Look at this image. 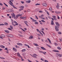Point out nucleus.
Masks as SVG:
<instances>
[{
  "instance_id": "30",
  "label": "nucleus",
  "mask_w": 62,
  "mask_h": 62,
  "mask_svg": "<svg viewBox=\"0 0 62 62\" xmlns=\"http://www.w3.org/2000/svg\"><path fill=\"white\" fill-rule=\"evenodd\" d=\"M1 37H3V38H4V37H5V35L2 34L1 35Z\"/></svg>"
},
{
  "instance_id": "50",
  "label": "nucleus",
  "mask_w": 62,
  "mask_h": 62,
  "mask_svg": "<svg viewBox=\"0 0 62 62\" xmlns=\"http://www.w3.org/2000/svg\"><path fill=\"white\" fill-rule=\"evenodd\" d=\"M25 50V49H23V52H25V50Z\"/></svg>"
},
{
  "instance_id": "25",
  "label": "nucleus",
  "mask_w": 62,
  "mask_h": 62,
  "mask_svg": "<svg viewBox=\"0 0 62 62\" xmlns=\"http://www.w3.org/2000/svg\"><path fill=\"white\" fill-rule=\"evenodd\" d=\"M57 49H58V50H61V48H60L59 47H57Z\"/></svg>"
},
{
  "instance_id": "11",
  "label": "nucleus",
  "mask_w": 62,
  "mask_h": 62,
  "mask_svg": "<svg viewBox=\"0 0 62 62\" xmlns=\"http://www.w3.org/2000/svg\"><path fill=\"white\" fill-rule=\"evenodd\" d=\"M41 49H42V50H46V49L44 48V47H41Z\"/></svg>"
},
{
  "instance_id": "63",
  "label": "nucleus",
  "mask_w": 62,
  "mask_h": 62,
  "mask_svg": "<svg viewBox=\"0 0 62 62\" xmlns=\"http://www.w3.org/2000/svg\"><path fill=\"white\" fill-rule=\"evenodd\" d=\"M0 6H3V4L0 2Z\"/></svg>"
},
{
  "instance_id": "17",
  "label": "nucleus",
  "mask_w": 62,
  "mask_h": 62,
  "mask_svg": "<svg viewBox=\"0 0 62 62\" xmlns=\"http://www.w3.org/2000/svg\"><path fill=\"white\" fill-rule=\"evenodd\" d=\"M13 50H14L15 51V52L17 51V49H16L14 47H13Z\"/></svg>"
},
{
  "instance_id": "5",
  "label": "nucleus",
  "mask_w": 62,
  "mask_h": 62,
  "mask_svg": "<svg viewBox=\"0 0 62 62\" xmlns=\"http://www.w3.org/2000/svg\"><path fill=\"white\" fill-rule=\"evenodd\" d=\"M56 54L57 55H58L59 57H62V55L60 54L57 53H56Z\"/></svg>"
},
{
  "instance_id": "53",
  "label": "nucleus",
  "mask_w": 62,
  "mask_h": 62,
  "mask_svg": "<svg viewBox=\"0 0 62 62\" xmlns=\"http://www.w3.org/2000/svg\"><path fill=\"white\" fill-rule=\"evenodd\" d=\"M15 46L16 47V48H18H18L19 47H18V46H17V45H16Z\"/></svg>"
},
{
  "instance_id": "15",
  "label": "nucleus",
  "mask_w": 62,
  "mask_h": 62,
  "mask_svg": "<svg viewBox=\"0 0 62 62\" xmlns=\"http://www.w3.org/2000/svg\"><path fill=\"white\" fill-rule=\"evenodd\" d=\"M20 8H21V9H23V8H24V6H21L20 7Z\"/></svg>"
},
{
  "instance_id": "64",
  "label": "nucleus",
  "mask_w": 62,
  "mask_h": 62,
  "mask_svg": "<svg viewBox=\"0 0 62 62\" xmlns=\"http://www.w3.org/2000/svg\"><path fill=\"white\" fill-rule=\"evenodd\" d=\"M45 42H48V41L47 40H46L45 41Z\"/></svg>"
},
{
  "instance_id": "36",
  "label": "nucleus",
  "mask_w": 62,
  "mask_h": 62,
  "mask_svg": "<svg viewBox=\"0 0 62 62\" xmlns=\"http://www.w3.org/2000/svg\"><path fill=\"white\" fill-rule=\"evenodd\" d=\"M54 52H59V51H58V50H54Z\"/></svg>"
},
{
  "instance_id": "43",
  "label": "nucleus",
  "mask_w": 62,
  "mask_h": 62,
  "mask_svg": "<svg viewBox=\"0 0 62 62\" xmlns=\"http://www.w3.org/2000/svg\"><path fill=\"white\" fill-rule=\"evenodd\" d=\"M13 17L14 18H15V15H14L13 16Z\"/></svg>"
},
{
  "instance_id": "34",
  "label": "nucleus",
  "mask_w": 62,
  "mask_h": 62,
  "mask_svg": "<svg viewBox=\"0 0 62 62\" xmlns=\"http://www.w3.org/2000/svg\"><path fill=\"white\" fill-rule=\"evenodd\" d=\"M8 30H11V31H12V30H11V29H10V28H8Z\"/></svg>"
},
{
  "instance_id": "27",
  "label": "nucleus",
  "mask_w": 62,
  "mask_h": 62,
  "mask_svg": "<svg viewBox=\"0 0 62 62\" xmlns=\"http://www.w3.org/2000/svg\"><path fill=\"white\" fill-rule=\"evenodd\" d=\"M0 58H1V59H5V58L1 57H0Z\"/></svg>"
},
{
  "instance_id": "10",
  "label": "nucleus",
  "mask_w": 62,
  "mask_h": 62,
  "mask_svg": "<svg viewBox=\"0 0 62 62\" xmlns=\"http://www.w3.org/2000/svg\"><path fill=\"white\" fill-rule=\"evenodd\" d=\"M8 37H11L12 38H13V35L11 34H9L8 36Z\"/></svg>"
},
{
  "instance_id": "48",
  "label": "nucleus",
  "mask_w": 62,
  "mask_h": 62,
  "mask_svg": "<svg viewBox=\"0 0 62 62\" xmlns=\"http://www.w3.org/2000/svg\"><path fill=\"white\" fill-rule=\"evenodd\" d=\"M13 22H14V23H16V24L17 23L16 22V21H14Z\"/></svg>"
},
{
  "instance_id": "13",
  "label": "nucleus",
  "mask_w": 62,
  "mask_h": 62,
  "mask_svg": "<svg viewBox=\"0 0 62 62\" xmlns=\"http://www.w3.org/2000/svg\"><path fill=\"white\" fill-rule=\"evenodd\" d=\"M5 32H6V33H9V31L8 30H5Z\"/></svg>"
},
{
  "instance_id": "49",
  "label": "nucleus",
  "mask_w": 62,
  "mask_h": 62,
  "mask_svg": "<svg viewBox=\"0 0 62 62\" xmlns=\"http://www.w3.org/2000/svg\"><path fill=\"white\" fill-rule=\"evenodd\" d=\"M0 25H4V24L3 23L0 24Z\"/></svg>"
},
{
  "instance_id": "19",
  "label": "nucleus",
  "mask_w": 62,
  "mask_h": 62,
  "mask_svg": "<svg viewBox=\"0 0 62 62\" xmlns=\"http://www.w3.org/2000/svg\"><path fill=\"white\" fill-rule=\"evenodd\" d=\"M9 4L11 5V6H13V3H12H12H11L10 2H9Z\"/></svg>"
},
{
  "instance_id": "8",
  "label": "nucleus",
  "mask_w": 62,
  "mask_h": 62,
  "mask_svg": "<svg viewBox=\"0 0 62 62\" xmlns=\"http://www.w3.org/2000/svg\"><path fill=\"white\" fill-rule=\"evenodd\" d=\"M0 47L2 48H5V46H4L3 45H1L0 46Z\"/></svg>"
},
{
  "instance_id": "3",
  "label": "nucleus",
  "mask_w": 62,
  "mask_h": 62,
  "mask_svg": "<svg viewBox=\"0 0 62 62\" xmlns=\"http://www.w3.org/2000/svg\"><path fill=\"white\" fill-rule=\"evenodd\" d=\"M17 55L18 56H19V57H21V59L22 61H24V60L23 59V58H22V57L21 56V55H20V54H19V53H17Z\"/></svg>"
},
{
  "instance_id": "39",
  "label": "nucleus",
  "mask_w": 62,
  "mask_h": 62,
  "mask_svg": "<svg viewBox=\"0 0 62 62\" xmlns=\"http://www.w3.org/2000/svg\"><path fill=\"white\" fill-rule=\"evenodd\" d=\"M40 4H39L38 3H37L35 4V6H38V5H39Z\"/></svg>"
},
{
  "instance_id": "55",
  "label": "nucleus",
  "mask_w": 62,
  "mask_h": 62,
  "mask_svg": "<svg viewBox=\"0 0 62 62\" xmlns=\"http://www.w3.org/2000/svg\"><path fill=\"white\" fill-rule=\"evenodd\" d=\"M36 30L37 32H39V30L38 29H36Z\"/></svg>"
},
{
  "instance_id": "40",
  "label": "nucleus",
  "mask_w": 62,
  "mask_h": 62,
  "mask_svg": "<svg viewBox=\"0 0 62 62\" xmlns=\"http://www.w3.org/2000/svg\"><path fill=\"white\" fill-rule=\"evenodd\" d=\"M41 32L43 33V34H44V35H45V33L43 31H41Z\"/></svg>"
},
{
  "instance_id": "12",
  "label": "nucleus",
  "mask_w": 62,
  "mask_h": 62,
  "mask_svg": "<svg viewBox=\"0 0 62 62\" xmlns=\"http://www.w3.org/2000/svg\"><path fill=\"white\" fill-rule=\"evenodd\" d=\"M29 39H32L33 38V37L32 36H31L30 37H29Z\"/></svg>"
},
{
  "instance_id": "33",
  "label": "nucleus",
  "mask_w": 62,
  "mask_h": 62,
  "mask_svg": "<svg viewBox=\"0 0 62 62\" xmlns=\"http://www.w3.org/2000/svg\"><path fill=\"white\" fill-rule=\"evenodd\" d=\"M33 57H34V58H37V57L35 55H33Z\"/></svg>"
},
{
  "instance_id": "26",
  "label": "nucleus",
  "mask_w": 62,
  "mask_h": 62,
  "mask_svg": "<svg viewBox=\"0 0 62 62\" xmlns=\"http://www.w3.org/2000/svg\"><path fill=\"white\" fill-rule=\"evenodd\" d=\"M46 44V45L47 46H48V47H50V48H51V46H50L48 45V44Z\"/></svg>"
},
{
  "instance_id": "35",
  "label": "nucleus",
  "mask_w": 62,
  "mask_h": 62,
  "mask_svg": "<svg viewBox=\"0 0 62 62\" xmlns=\"http://www.w3.org/2000/svg\"><path fill=\"white\" fill-rule=\"evenodd\" d=\"M35 24H38V22H35Z\"/></svg>"
},
{
  "instance_id": "4",
  "label": "nucleus",
  "mask_w": 62,
  "mask_h": 62,
  "mask_svg": "<svg viewBox=\"0 0 62 62\" xmlns=\"http://www.w3.org/2000/svg\"><path fill=\"white\" fill-rule=\"evenodd\" d=\"M12 24L13 25H14V26H15V25H18V23H17L14 24V22H12Z\"/></svg>"
},
{
  "instance_id": "28",
  "label": "nucleus",
  "mask_w": 62,
  "mask_h": 62,
  "mask_svg": "<svg viewBox=\"0 0 62 62\" xmlns=\"http://www.w3.org/2000/svg\"><path fill=\"white\" fill-rule=\"evenodd\" d=\"M4 49L5 50H7V51H8V48H5Z\"/></svg>"
},
{
  "instance_id": "52",
  "label": "nucleus",
  "mask_w": 62,
  "mask_h": 62,
  "mask_svg": "<svg viewBox=\"0 0 62 62\" xmlns=\"http://www.w3.org/2000/svg\"><path fill=\"white\" fill-rule=\"evenodd\" d=\"M47 14H48V15H49V12H48V11H47L46 12Z\"/></svg>"
},
{
  "instance_id": "16",
  "label": "nucleus",
  "mask_w": 62,
  "mask_h": 62,
  "mask_svg": "<svg viewBox=\"0 0 62 62\" xmlns=\"http://www.w3.org/2000/svg\"><path fill=\"white\" fill-rule=\"evenodd\" d=\"M56 7L57 8V9H59V5H58L57 6H56Z\"/></svg>"
},
{
  "instance_id": "54",
  "label": "nucleus",
  "mask_w": 62,
  "mask_h": 62,
  "mask_svg": "<svg viewBox=\"0 0 62 62\" xmlns=\"http://www.w3.org/2000/svg\"><path fill=\"white\" fill-rule=\"evenodd\" d=\"M33 22H37V21L34 19V20H33Z\"/></svg>"
},
{
  "instance_id": "24",
  "label": "nucleus",
  "mask_w": 62,
  "mask_h": 62,
  "mask_svg": "<svg viewBox=\"0 0 62 62\" xmlns=\"http://www.w3.org/2000/svg\"><path fill=\"white\" fill-rule=\"evenodd\" d=\"M12 6H13V8H16V9H17V8H16V7H15V6H14V5H13Z\"/></svg>"
},
{
  "instance_id": "44",
  "label": "nucleus",
  "mask_w": 62,
  "mask_h": 62,
  "mask_svg": "<svg viewBox=\"0 0 62 62\" xmlns=\"http://www.w3.org/2000/svg\"><path fill=\"white\" fill-rule=\"evenodd\" d=\"M55 17V16H54V20H55V21H57V20H56V19Z\"/></svg>"
},
{
  "instance_id": "20",
  "label": "nucleus",
  "mask_w": 62,
  "mask_h": 62,
  "mask_svg": "<svg viewBox=\"0 0 62 62\" xmlns=\"http://www.w3.org/2000/svg\"><path fill=\"white\" fill-rule=\"evenodd\" d=\"M49 10H50V11H52V8L51 7L49 8Z\"/></svg>"
},
{
  "instance_id": "51",
  "label": "nucleus",
  "mask_w": 62,
  "mask_h": 62,
  "mask_svg": "<svg viewBox=\"0 0 62 62\" xmlns=\"http://www.w3.org/2000/svg\"><path fill=\"white\" fill-rule=\"evenodd\" d=\"M21 3H22V4H24V2L23 1H21Z\"/></svg>"
},
{
  "instance_id": "2",
  "label": "nucleus",
  "mask_w": 62,
  "mask_h": 62,
  "mask_svg": "<svg viewBox=\"0 0 62 62\" xmlns=\"http://www.w3.org/2000/svg\"><path fill=\"white\" fill-rule=\"evenodd\" d=\"M23 16V15L22 14H17L15 18H14V19L16 20V19H17L18 18V17H20V16Z\"/></svg>"
},
{
  "instance_id": "6",
  "label": "nucleus",
  "mask_w": 62,
  "mask_h": 62,
  "mask_svg": "<svg viewBox=\"0 0 62 62\" xmlns=\"http://www.w3.org/2000/svg\"><path fill=\"white\" fill-rule=\"evenodd\" d=\"M42 5H43V6H45V7H46V6H47V4L44 3H43Z\"/></svg>"
},
{
  "instance_id": "62",
  "label": "nucleus",
  "mask_w": 62,
  "mask_h": 62,
  "mask_svg": "<svg viewBox=\"0 0 62 62\" xmlns=\"http://www.w3.org/2000/svg\"><path fill=\"white\" fill-rule=\"evenodd\" d=\"M20 46H23V44L21 43H20Z\"/></svg>"
},
{
  "instance_id": "41",
  "label": "nucleus",
  "mask_w": 62,
  "mask_h": 62,
  "mask_svg": "<svg viewBox=\"0 0 62 62\" xmlns=\"http://www.w3.org/2000/svg\"><path fill=\"white\" fill-rule=\"evenodd\" d=\"M41 21L42 22H43V23H45V22L43 20H41Z\"/></svg>"
},
{
  "instance_id": "42",
  "label": "nucleus",
  "mask_w": 62,
  "mask_h": 62,
  "mask_svg": "<svg viewBox=\"0 0 62 62\" xmlns=\"http://www.w3.org/2000/svg\"><path fill=\"white\" fill-rule=\"evenodd\" d=\"M27 60L29 61V62H32L29 59H28Z\"/></svg>"
},
{
  "instance_id": "31",
  "label": "nucleus",
  "mask_w": 62,
  "mask_h": 62,
  "mask_svg": "<svg viewBox=\"0 0 62 62\" xmlns=\"http://www.w3.org/2000/svg\"><path fill=\"white\" fill-rule=\"evenodd\" d=\"M46 52H43V54H44L45 55V54H46Z\"/></svg>"
},
{
  "instance_id": "56",
  "label": "nucleus",
  "mask_w": 62,
  "mask_h": 62,
  "mask_svg": "<svg viewBox=\"0 0 62 62\" xmlns=\"http://www.w3.org/2000/svg\"><path fill=\"white\" fill-rule=\"evenodd\" d=\"M35 17L37 19H38V17L36 16H35Z\"/></svg>"
},
{
  "instance_id": "38",
  "label": "nucleus",
  "mask_w": 62,
  "mask_h": 62,
  "mask_svg": "<svg viewBox=\"0 0 62 62\" xmlns=\"http://www.w3.org/2000/svg\"><path fill=\"white\" fill-rule=\"evenodd\" d=\"M55 46H57L58 45V44L56 43H55Z\"/></svg>"
},
{
  "instance_id": "18",
  "label": "nucleus",
  "mask_w": 62,
  "mask_h": 62,
  "mask_svg": "<svg viewBox=\"0 0 62 62\" xmlns=\"http://www.w3.org/2000/svg\"><path fill=\"white\" fill-rule=\"evenodd\" d=\"M4 25H8V23H5L4 24Z\"/></svg>"
},
{
  "instance_id": "7",
  "label": "nucleus",
  "mask_w": 62,
  "mask_h": 62,
  "mask_svg": "<svg viewBox=\"0 0 62 62\" xmlns=\"http://www.w3.org/2000/svg\"><path fill=\"white\" fill-rule=\"evenodd\" d=\"M26 2L27 3H30V2H31V0H27L26 1Z\"/></svg>"
},
{
  "instance_id": "59",
  "label": "nucleus",
  "mask_w": 62,
  "mask_h": 62,
  "mask_svg": "<svg viewBox=\"0 0 62 62\" xmlns=\"http://www.w3.org/2000/svg\"><path fill=\"white\" fill-rule=\"evenodd\" d=\"M47 39L49 41H50V39H49V38H47Z\"/></svg>"
},
{
  "instance_id": "37",
  "label": "nucleus",
  "mask_w": 62,
  "mask_h": 62,
  "mask_svg": "<svg viewBox=\"0 0 62 62\" xmlns=\"http://www.w3.org/2000/svg\"><path fill=\"white\" fill-rule=\"evenodd\" d=\"M21 10H23V8L21 9H20V10H19V11H21Z\"/></svg>"
},
{
  "instance_id": "32",
  "label": "nucleus",
  "mask_w": 62,
  "mask_h": 62,
  "mask_svg": "<svg viewBox=\"0 0 62 62\" xmlns=\"http://www.w3.org/2000/svg\"><path fill=\"white\" fill-rule=\"evenodd\" d=\"M10 11H11L12 12H14V10H13V9H10Z\"/></svg>"
},
{
  "instance_id": "9",
  "label": "nucleus",
  "mask_w": 62,
  "mask_h": 62,
  "mask_svg": "<svg viewBox=\"0 0 62 62\" xmlns=\"http://www.w3.org/2000/svg\"><path fill=\"white\" fill-rule=\"evenodd\" d=\"M55 12L56 14H59V13H61V12L60 11L58 12L57 11H55Z\"/></svg>"
},
{
  "instance_id": "23",
  "label": "nucleus",
  "mask_w": 62,
  "mask_h": 62,
  "mask_svg": "<svg viewBox=\"0 0 62 62\" xmlns=\"http://www.w3.org/2000/svg\"><path fill=\"white\" fill-rule=\"evenodd\" d=\"M3 4H4L5 5V6H6L7 7H8V5H7V4H6V3H4Z\"/></svg>"
},
{
  "instance_id": "60",
  "label": "nucleus",
  "mask_w": 62,
  "mask_h": 62,
  "mask_svg": "<svg viewBox=\"0 0 62 62\" xmlns=\"http://www.w3.org/2000/svg\"><path fill=\"white\" fill-rule=\"evenodd\" d=\"M45 62H48V61L47 60H45Z\"/></svg>"
},
{
  "instance_id": "14",
  "label": "nucleus",
  "mask_w": 62,
  "mask_h": 62,
  "mask_svg": "<svg viewBox=\"0 0 62 62\" xmlns=\"http://www.w3.org/2000/svg\"><path fill=\"white\" fill-rule=\"evenodd\" d=\"M51 25H54V22L53 21V20L51 21Z\"/></svg>"
},
{
  "instance_id": "21",
  "label": "nucleus",
  "mask_w": 62,
  "mask_h": 62,
  "mask_svg": "<svg viewBox=\"0 0 62 62\" xmlns=\"http://www.w3.org/2000/svg\"><path fill=\"white\" fill-rule=\"evenodd\" d=\"M58 34H59V35H61V34H62V33H61V32L60 31H59L58 32Z\"/></svg>"
},
{
  "instance_id": "61",
  "label": "nucleus",
  "mask_w": 62,
  "mask_h": 62,
  "mask_svg": "<svg viewBox=\"0 0 62 62\" xmlns=\"http://www.w3.org/2000/svg\"><path fill=\"white\" fill-rule=\"evenodd\" d=\"M20 37H23V36L22 35H20Z\"/></svg>"
},
{
  "instance_id": "29",
  "label": "nucleus",
  "mask_w": 62,
  "mask_h": 62,
  "mask_svg": "<svg viewBox=\"0 0 62 62\" xmlns=\"http://www.w3.org/2000/svg\"><path fill=\"white\" fill-rule=\"evenodd\" d=\"M10 27L11 29H13V27H12V26L11 25L10 26Z\"/></svg>"
},
{
  "instance_id": "45",
  "label": "nucleus",
  "mask_w": 62,
  "mask_h": 62,
  "mask_svg": "<svg viewBox=\"0 0 62 62\" xmlns=\"http://www.w3.org/2000/svg\"><path fill=\"white\" fill-rule=\"evenodd\" d=\"M23 19L24 20V19H26V17H23Z\"/></svg>"
},
{
  "instance_id": "57",
  "label": "nucleus",
  "mask_w": 62,
  "mask_h": 62,
  "mask_svg": "<svg viewBox=\"0 0 62 62\" xmlns=\"http://www.w3.org/2000/svg\"><path fill=\"white\" fill-rule=\"evenodd\" d=\"M49 43H50V44H51V43H51V40L49 41Z\"/></svg>"
},
{
  "instance_id": "47",
  "label": "nucleus",
  "mask_w": 62,
  "mask_h": 62,
  "mask_svg": "<svg viewBox=\"0 0 62 62\" xmlns=\"http://www.w3.org/2000/svg\"><path fill=\"white\" fill-rule=\"evenodd\" d=\"M30 19H31V20H32V21H33V20H34V19H33V18H32L31 17H30Z\"/></svg>"
},
{
  "instance_id": "22",
  "label": "nucleus",
  "mask_w": 62,
  "mask_h": 62,
  "mask_svg": "<svg viewBox=\"0 0 62 62\" xmlns=\"http://www.w3.org/2000/svg\"><path fill=\"white\" fill-rule=\"evenodd\" d=\"M34 45H35V46H39V45L37 44L34 43Z\"/></svg>"
},
{
  "instance_id": "58",
  "label": "nucleus",
  "mask_w": 62,
  "mask_h": 62,
  "mask_svg": "<svg viewBox=\"0 0 62 62\" xmlns=\"http://www.w3.org/2000/svg\"><path fill=\"white\" fill-rule=\"evenodd\" d=\"M27 12H30V10L28 9L27 10Z\"/></svg>"
},
{
  "instance_id": "1",
  "label": "nucleus",
  "mask_w": 62,
  "mask_h": 62,
  "mask_svg": "<svg viewBox=\"0 0 62 62\" xmlns=\"http://www.w3.org/2000/svg\"><path fill=\"white\" fill-rule=\"evenodd\" d=\"M55 23L56 25H57L55 26V30L57 31H59V29H58V28H59L60 24H59L58 22H55Z\"/></svg>"
},
{
  "instance_id": "46",
  "label": "nucleus",
  "mask_w": 62,
  "mask_h": 62,
  "mask_svg": "<svg viewBox=\"0 0 62 62\" xmlns=\"http://www.w3.org/2000/svg\"><path fill=\"white\" fill-rule=\"evenodd\" d=\"M24 23L26 24L27 23H28V22H27V21H25L24 22Z\"/></svg>"
}]
</instances>
